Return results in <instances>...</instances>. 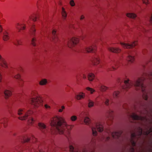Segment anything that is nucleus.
Returning <instances> with one entry per match:
<instances>
[{
    "label": "nucleus",
    "mask_w": 152,
    "mask_h": 152,
    "mask_svg": "<svg viewBox=\"0 0 152 152\" xmlns=\"http://www.w3.org/2000/svg\"><path fill=\"white\" fill-rule=\"evenodd\" d=\"M84 122L86 124L88 125L90 123V120L88 117H86L84 120Z\"/></svg>",
    "instance_id": "e433bc0d"
},
{
    "label": "nucleus",
    "mask_w": 152,
    "mask_h": 152,
    "mask_svg": "<svg viewBox=\"0 0 152 152\" xmlns=\"http://www.w3.org/2000/svg\"><path fill=\"white\" fill-rule=\"evenodd\" d=\"M0 66L5 68H8V65L5 59L0 54Z\"/></svg>",
    "instance_id": "9d476101"
},
{
    "label": "nucleus",
    "mask_w": 152,
    "mask_h": 152,
    "mask_svg": "<svg viewBox=\"0 0 152 152\" xmlns=\"http://www.w3.org/2000/svg\"><path fill=\"white\" fill-rule=\"evenodd\" d=\"M122 132L121 131L116 132H113L112 133V136L114 138H118L122 133Z\"/></svg>",
    "instance_id": "f8f14e48"
},
{
    "label": "nucleus",
    "mask_w": 152,
    "mask_h": 152,
    "mask_svg": "<svg viewBox=\"0 0 152 152\" xmlns=\"http://www.w3.org/2000/svg\"><path fill=\"white\" fill-rule=\"evenodd\" d=\"M84 18H85V16L83 15H82L80 16V20H82L83 19H84Z\"/></svg>",
    "instance_id": "4d7b16f0"
},
{
    "label": "nucleus",
    "mask_w": 152,
    "mask_h": 152,
    "mask_svg": "<svg viewBox=\"0 0 152 152\" xmlns=\"http://www.w3.org/2000/svg\"><path fill=\"white\" fill-rule=\"evenodd\" d=\"M70 119L72 121H75L77 119V117L75 115L72 116L71 117Z\"/></svg>",
    "instance_id": "a18cd8bd"
},
{
    "label": "nucleus",
    "mask_w": 152,
    "mask_h": 152,
    "mask_svg": "<svg viewBox=\"0 0 152 152\" xmlns=\"http://www.w3.org/2000/svg\"><path fill=\"white\" fill-rule=\"evenodd\" d=\"M150 132H149L148 131H146L145 132H144V134L145 135H148V134H150V132H152V128H150Z\"/></svg>",
    "instance_id": "864d4df0"
},
{
    "label": "nucleus",
    "mask_w": 152,
    "mask_h": 152,
    "mask_svg": "<svg viewBox=\"0 0 152 152\" xmlns=\"http://www.w3.org/2000/svg\"><path fill=\"white\" fill-rule=\"evenodd\" d=\"M61 15L64 19H65L67 17V15L64 8L62 7V8Z\"/></svg>",
    "instance_id": "5701e85b"
},
{
    "label": "nucleus",
    "mask_w": 152,
    "mask_h": 152,
    "mask_svg": "<svg viewBox=\"0 0 152 152\" xmlns=\"http://www.w3.org/2000/svg\"><path fill=\"white\" fill-rule=\"evenodd\" d=\"M126 16L127 17L132 19H134L137 17V15L134 13H127L126 14Z\"/></svg>",
    "instance_id": "4468645a"
},
{
    "label": "nucleus",
    "mask_w": 152,
    "mask_h": 152,
    "mask_svg": "<svg viewBox=\"0 0 152 152\" xmlns=\"http://www.w3.org/2000/svg\"><path fill=\"white\" fill-rule=\"evenodd\" d=\"M88 107L89 108H91L94 106V102L90 99L88 100Z\"/></svg>",
    "instance_id": "c756f323"
},
{
    "label": "nucleus",
    "mask_w": 152,
    "mask_h": 152,
    "mask_svg": "<svg viewBox=\"0 0 152 152\" xmlns=\"http://www.w3.org/2000/svg\"><path fill=\"white\" fill-rule=\"evenodd\" d=\"M82 77L84 79H86V75L85 74H83Z\"/></svg>",
    "instance_id": "13d9d810"
},
{
    "label": "nucleus",
    "mask_w": 152,
    "mask_h": 152,
    "mask_svg": "<svg viewBox=\"0 0 152 152\" xmlns=\"http://www.w3.org/2000/svg\"><path fill=\"white\" fill-rule=\"evenodd\" d=\"M144 80V78H138L135 80L134 83L133 82V85L136 90H139L141 89L142 92L144 93L145 88L143 84ZM142 97L145 100H147L148 98L147 94L144 93H143Z\"/></svg>",
    "instance_id": "f03ea898"
},
{
    "label": "nucleus",
    "mask_w": 152,
    "mask_h": 152,
    "mask_svg": "<svg viewBox=\"0 0 152 152\" xmlns=\"http://www.w3.org/2000/svg\"><path fill=\"white\" fill-rule=\"evenodd\" d=\"M110 139V137H107L105 140L106 141H108Z\"/></svg>",
    "instance_id": "69168bd1"
},
{
    "label": "nucleus",
    "mask_w": 152,
    "mask_h": 152,
    "mask_svg": "<svg viewBox=\"0 0 152 152\" xmlns=\"http://www.w3.org/2000/svg\"><path fill=\"white\" fill-rule=\"evenodd\" d=\"M33 113V111L32 110H28L25 113V115L27 118L28 116H31Z\"/></svg>",
    "instance_id": "393cba45"
},
{
    "label": "nucleus",
    "mask_w": 152,
    "mask_h": 152,
    "mask_svg": "<svg viewBox=\"0 0 152 152\" xmlns=\"http://www.w3.org/2000/svg\"><path fill=\"white\" fill-rule=\"evenodd\" d=\"M44 106H45V107L47 109H48V108L50 109V106H49L47 104H45Z\"/></svg>",
    "instance_id": "6e6d98bb"
},
{
    "label": "nucleus",
    "mask_w": 152,
    "mask_h": 152,
    "mask_svg": "<svg viewBox=\"0 0 152 152\" xmlns=\"http://www.w3.org/2000/svg\"><path fill=\"white\" fill-rule=\"evenodd\" d=\"M130 117L133 119L135 120H142L145 119V117L138 116L135 113H132Z\"/></svg>",
    "instance_id": "1a4fd4ad"
},
{
    "label": "nucleus",
    "mask_w": 152,
    "mask_h": 152,
    "mask_svg": "<svg viewBox=\"0 0 152 152\" xmlns=\"http://www.w3.org/2000/svg\"><path fill=\"white\" fill-rule=\"evenodd\" d=\"M124 83L125 84L123 86V88L127 90L130 88L133 85V81L129 79L125 80Z\"/></svg>",
    "instance_id": "0eeeda50"
},
{
    "label": "nucleus",
    "mask_w": 152,
    "mask_h": 152,
    "mask_svg": "<svg viewBox=\"0 0 152 152\" xmlns=\"http://www.w3.org/2000/svg\"><path fill=\"white\" fill-rule=\"evenodd\" d=\"M48 83V80L45 78L41 79L39 82V84L41 86H45Z\"/></svg>",
    "instance_id": "ddd939ff"
},
{
    "label": "nucleus",
    "mask_w": 152,
    "mask_h": 152,
    "mask_svg": "<svg viewBox=\"0 0 152 152\" xmlns=\"http://www.w3.org/2000/svg\"><path fill=\"white\" fill-rule=\"evenodd\" d=\"M145 50H143V52L144 51H145Z\"/></svg>",
    "instance_id": "774afa93"
},
{
    "label": "nucleus",
    "mask_w": 152,
    "mask_h": 152,
    "mask_svg": "<svg viewBox=\"0 0 152 152\" xmlns=\"http://www.w3.org/2000/svg\"><path fill=\"white\" fill-rule=\"evenodd\" d=\"M4 97L5 99H8L12 95V91L10 90L6 89L4 92Z\"/></svg>",
    "instance_id": "9b49d317"
},
{
    "label": "nucleus",
    "mask_w": 152,
    "mask_h": 152,
    "mask_svg": "<svg viewBox=\"0 0 152 152\" xmlns=\"http://www.w3.org/2000/svg\"><path fill=\"white\" fill-rule=\"evenodd\" d=\"M37 39L35 37L33 38L31 41V44L34 46H36V42H37Z\"/></svg>",
    "instance_id": "72a5a7b5"
},
{
    "label": "nucleus",
    "mask_w": 152,
    "mask_h": 152,
    "mask_svg": "<svg viewBox=\"0 0 152 152\" xmlns=\"http://www.w3.org/2000/svg\"><path fill=\"white\" fill-rule=\"evenodd\" d=\"M79 41V39L78 38L73 37L68 41V46L70 48H73L78 43Z\"/></svg>",
    "instance_id": "423d86ee"
},
{
    "label": "nucleus",
    "mask_w": 152,
    "mask_h": 152,
    "mask_svg": "<svg viewBox=\"0 0 152 152\" xmlns=\"http://www.w3.org/2000/svg\"><path fill=\"white\" fill-rule=\"evenodd\" d=\"M86 89L87 90L90 91L91 94H92L93 92L95 91L94 90L89 87H86Z\"/></svg>",
    "instance_id": "58836bf2"
},
{
    "label": "nucleus",
    "mask_w": 152,
    "mask_h": 152,
    "mask_svg": "<svg viewBox=\"0 0 152 152\" xmlns=\"http://www.w3.org/2000/svg\"><path fill=\"white\" fill-rule=\"evenodd\" d=\"M17 28L19 30H23L25 28L26 26L24 25L18 23L16 25Z\"/></svg>",
    "instance_id": "412c9836"
},
{
    "label": "nucleus",
    "mask_w": 152,
    "mask_h": 152,
    "mask_svg": "<svg viewBox=\"0 0 152 152\" xmlns=\"http://www.w3.org/2000/svg\"><path fill=\"white\" fill-rule=\"evenodd\" d=\"M18 85L22 87L23 86L24 81L21 78L20 79H19V80H18Z\"/></svg>",
    "instance_id": "c9c22d12"
},
{
    "label": "nucleus",
    "mask_w": 152,
    "mask_h": 152,
    "mask_svg": "<svg viewBox=\"0 0 152 152\" xmlns=\"http://www.w3.org/2000/svg\"><path fill=\"white\" fill-rule=\"evenodd\" d=\"M119 92L118 91H114L113 93V97L114 98H117L119 94Z\"/></svg>",
    "instance_id": "4c0bfd02"
},
{
    "label": "nucleus",
    "mask_w": 152,
    "mask_h": 152,
    "mask_svg": "<svg viewBox=\"0 0 152 152\" xmlns=\"http://www.w3.org/2000/svg\"><path fill=\"white\" fill-rule=\"evenodd\" d=\"M13 43L16 45H21L23 42L20 39H16L14 41Z\"/></svg>",
    "instance_id": "b1692460"
},
{
    "label": "nucleus",
    "mask_w": 152,
    "mask_h": 152,
    "mask_svg": "<svg viewBox=\"0 0 152 152\" xmlns=\"http://www.w3.org/2000/svg\"><path fill=\"white\" fill-rule=\"evenodd\" d=\"M30 33L32 35H34L35 34L36 31V29L35 28V26L34 25L32 26L30 31Z\"/></svg>",
    "instance_id": "c85d7f7f"
},
{
    "label": "nucleus",
    "mask_w": 152,
    "mask_h": 152,
    "mask_svg": "<svg viewBox=\"0 0 152 152\" xmlns=\"http://www.w3.org/2000/svg\"><path fill=\"white\" fill-rule=\"evenodd\" d=\"M50 131L52 134L58 133L63 134L66 129L71 130L74 126L67 124L65 119L59 116H56L52 118L50 120Z\"/></svg>",
    "instance_id": "f257e3e1"
},
{
    "label": "nucleus",
    "mask_w": 152,
    "mask_h": 152,
    "mask_svg": "<svg viewBox=\"0 0 152 152\" xmlns=\"http://www.w3.org/2000/svg\"><path fill=\"white\" fill-rule=\"evenodd\" d=\"M142 2L143 4H145L146 5H147L149 4L148 0H142Z\"/></svg>",
    "instance_id": "8fccbe9b"
},
{
    "label": "nucleus",
    "mask_w": 152,
    "mask_h": 152,
    "mask_svg": "<svg viewBox=\"0 0 152 152\" xmlns=\"http://www.w3.org/2000/svg\"><path fill=\"white\" fill-rule=\"evenodd\" d=\"M69 149L70 151H71V152H72V151H73L74 150V148L71 145L69 146Z\"/></svg>",
    "instance_id": "5fc2aeb1"
},
{
    "label": "nucleus",
    "mask_w": 152,
    "mask_h": 152,
    "mask_svg": "<svg viewBox=\"0 0 152 152\" xmlns=\"http://www.w3.org/2000/svg\"><path fill=\"white\" fill-rule=\"evenodd\" d=\"M108 89V88L104 86H102L101 87V90L102 91H105Z\"/></svg>",
    "instance_id": "ea45409f"
},
{
    "label": "nucleus",
    "mask_w": 152,
    "mask_h": 152,
    "mask_svg": "<svg viewBox=\"0 0 152 152\" xmlns=\"http://www.w3.org/2000/svg\"><path fill=\"white\" fill-rule=\"evenodd\" d=\"M92 134L94 136H96L97 135V132L96 130V129L94 128H92Z\"/></svg>",
    "instance_id": "a19ab883"
},
{
    "label": "nucleus",
    "mask_w": 152,
    "mask_h": 152,
    "mask_svg": "<svg viewBox=\"0 0 152 152\" xmlns=\"http://www.w3.org/2000/svg\"><path fill=\"white\" fill-rule=\"evenodd\" d=\"M38 125L39 127V129L41 130L45 129L46 127V126L42 123H39Z\"/></svg>",
    "instance_id": "2f4dec72"
},
{
    "label": "nucleus",
    "mask_w": 152,
    "mask_h": 152,
    "mask_svg": "<svg viewBox=\"0 0 152 152\" xmlns=\"http://www.w3.org/2000/svg\"><path fill=\"white\" fill-rule=\"evenodd\" d=\"M85 97V94L84 93L80 92L75 96V98L77 100H80L84 99Z\"/></svg>",
    "instance_id": "2eb2a0df"
},
{
    "label": "nucleus",
    "mask_w": 152,
    "mask_h": 152,
    "mask_svg": "<svg viewBox=\"0 0 152 152\" xmlns=\"http://www.w3.org/2000/svg\"><path fill=\"white\" fill-rule=\"evenodd\" d=\"M109 51L116 53H120L121 51V49L118 47H109L107 48Z\"/></svg>",
    "instance_id": "6e6552de"
},
{
    "label": "nucleus",
    "mask_w": 152,
    "mask_h": 152,
    "mask_svg": "<svg viewBox=\"0 0 152 152\" xmlns=\"http://www.w3.org/2000/svg\"><path fill=\"white\" fill-rule=\"evenodd\" d=\"M94 65H97L99 63V59L98 58H96L94 59Z\"/></svg>",
    "instance_id": "37998d69"
},
{
    "label": "nucleus",
    "mask_w": 152,
    "mask_h": 152,
    "mask_svg": "<svg viewBox=\"0 0 152 152\" xmlns=\"http://www.w3.org/2000/svg\"><path fill=\"white\" fill-rule=\"evenodd\" d=\"M96 128L98 132H101L103 130V126L99 123L96 124Z\"/></svg>",
    "instance_id": "6ab92c4d"
},
{
    "label": "nucleus",
    "mask_w": 152,
    "mask_h": 152,
    "mask_svg": "<svg viewBox=\"0 0 152 152\" xmlns=\"http://www.w3.org/2000/svg\"><path fill=\"white\" fill-rule=\"evenodd\" d=\"M32 139L34 142H35L37 140V139L34 137H32Z\"/></svg>",
    "instance_id": "052dcab7"
},
{
    "label": "nucleus",
    "mask_w": 152,
    "mask_h": 152,
    "mask_svg": "<svg viewBox=\"0 0 152 152\" xmlns=\"http://www.w3.org/2000/svg\"><path fill=\"white\" fill-rule=\"evenodd\" d=\"M52 41L55 43L57 42L58 41V37L57 35H54L52 37Z\"/></svg>",
    "instance_id": "473e14b6"
},
{
    "label": "nucleus",
    "mask_w": 152,
    "mask_h": 152,
    "mask_svg": "<svg viewBox=\"0 0 152 152\" xmlns=\"http://www.w3.org/2000/svg\"><path fill=\"white\" fill-rule=\"evenodd\" d=\"M23 109H19L18 111V114L19 115H21L23 113L22 112H23Z\"/></svg>",
    "instance_id": "79ce46f5"
},
{
    "label": "nucleus",
    "mask_w": 152,
    "mask_h": 152,
    "mask_svg": "<svg viewBox=\"0 0 152 152\" xmlns=\"http://www.w3.org/2000/svg\"><path fill=\"white\" fill-rule=\"evenodd\" d=\"M69 4L72 7L75 6V5L74 1L73 0H71L70 1Z\"/></svg>",
    "instance_id": "09e8293b"
},
{
    "label": "nucleus",
    "mask_w": 152,
    "mask_h": 152,
    "mask_svg": "<svg viewBox=\"0 0 152 152\" xmlns=\"http://www.w3.org/2000/svg\"><path fill=\"white\" fill-rule=\"evenodd\" d=\"M14 77L15 78L18 79V80H19V79H21L20 75L19 74H18L17 75H15V76Z\"/></svg>",
    "instance_id": "de8ad7c7"
},
{
    "label": "nucleus",
    "mask_w": 152,
    "mask_h": 152,
    "mask_svg": "<svg viewBox=\"0 0 152 152\" xmlns=\"http://www.w3.org/2000/svg\"><path fill=\"white\" fill-rule=\"evenodd\" d=\"M10 38L9 33L7 31H4L3 33V39L4 41L8 40Z\"/></svg>",
    "instance_id": "f3484780"
},
{
    "label": "nucleus",
    "mask_w": 152,
    "mask_h": 152,
    "mask_svg": "<svg viewBox=\"0 0 152 152\" xmlns=\"http://www.w3.org/2000/svg\"><path fill=\"white\" fill-rule=\"evenodd\" d=\"M138 130L137 132L132 133L131 135V142L133 146H134L135 145V141L138 137L137 136L140 135L142 134V131L141 129L139 127Z\"/></svg>",
    "instance_id": "20e7f679"
},
{
    "label": "nucleus",
    "mask_w": 152,
    "mask_h": 152,
    "mask_svg": "<svg viewBox=\"0 0 152 152\" xmlns=\"http://www.w3.org/2000/svg\"><path fill=\"white\" fill-rule=\"evenodd\" d=\"M35 121V119L32 117H29L28 118V122L29 124H32Z\"/></svg>",
    "instance_id": "f704fd0d"
},
{
    "label": "nucleus",
    "mask_w": 152,
    "mask_h": 152,
    "mask_svg": "<svg viewBox=\"0 0 152 152\" xmlns=\"http://www.w3.org/2000/svg\"><path fill=\"white\" fill-rule=\"evenodd\" d=\"M65 109V107L64 106H62L61 107V108L59 109L58 110V112H62L63 110Z\"/></svg>",
    "instance_id": "3c124183"
},
{
    "label": "nucleus",
    "mask_w": 152,
    "mask_h": 152,
    "mask_svg": "<svg viewBox=\"0 0 152 152\" xmlns=\"http://www.w3.org/2000/svg\"><path fill=\"white\" fill-rule=\"evenodd\" d=\"M30 138L27 136H25L23 138L22 142L23 143L28 142L30 140Z\"/></svg>",
    "instance_id": "a878e982"
},
{
    "label": "nucleus",
    "mask_w": 152,
    "mask_h": 152,
    "mask_svg": "<svg viewBox=\"0 0 152 152\" xmlns=\"http://www.w3.org/2000/svg\"><path fill=\"white\" fill-rule=\"evenodd\" d=\"M4 127H6L7 126V123H4Z\"/></svg>",
    "instance_id": "0e129e2a"
},
{
    "label": "nucleus",
    "mask_w": 152,
    "mask_h": 152,
    "mask_svg": "<svg viewBox=\"0 0 152 152\" xmlns=\"http://www.w3.org/2000/svg\"><path fill=\"white\" fill-rule=\"evenodd\" d=\"M109 100L108 99H106L104 102V103L105 105L108 106L109 104Z\"/></svg>",
    "instance_id": "49530a36"
},
{
    "label": "nucleus",
    "mask_w": 152,
    "mask_h": 152,
    "mask_svg": "<svg viewBox=\"0 0 152 152\" xmlns=\"http://www.w3.org/2000/svg\"><path fill=\"white\" fill-rule=\"evenodd\" d=\"M120 44L122 45L123 47L125 49H132L137 46V41H134L133 42L130 43H120Z\"/></svg>",
    "instance_id": "39448f33"
},
{
    "label": "nucleus",
    "mask_w": 152,
    "mask_h": 152,
    "mask_svg": "<svg viewBox=\"0 0 152 152\" xmlns=\"http://www.w3.org/2000/svg\"><path fill=\"white\" fill-rule=\"evenodd\" d=\"M42 101L39 97H32L31 99L30 104L35 107H38L42 105Z\"/></svg>",
    "instance_id": "7ed1b4c3"
},
{
    "label": "nucleus",
    "mask_w": 152,
    "mask_h": 152,
    "mask_svg": "<svg viewBox=\"0 0 152 152\" xmlns=\"http://www.w3.org/2000/svg\"><path fill=\"white\" fill-rule=\"evenodd\" d=\"M37 18L38 17L36 15L34 14L31 15L29 17L30 19H32V20L34 22H35L37 21Z\"/></svg>",
    "instance_id": "cd10ccee"
},
{
    "label": "nucleus",
    "mask_w": 152,
    "mask_h": 152,
    "mask_svg": "<svg viewBox=\"0 0 152 152\" xmlns=\"http://www.w3.org/2000/svg\"><path fill=\"white\" fill-rule=\"evenodd\" d=\"M31 97H39L38 96V93L37 91L36 90H34L31 91Z\"/></svg>",
    "instance_id": "bb28decb"
},
{
    "label": "nucleus",
    "mask_w": 152,
    "mask_h": 152,
    "mask_svg": "<svg viewBox=\"0 0 152 152\" xmlns=\"http://www.w3.org/2000/svg\"><path fill=\"white\" fill-rule=\"evenodd\" d=\"M126 60L129 62L131 63L133 62L135 60L134 56L130 55H128L126 58Z\"/></svg>",
    "instance_id": "4be33fe9"
},
{
    "label": "nucleus",
    "mask_w": 152,
    "mask_h": 152,
    "mask_svg": "<svg viewBox=\"0 0 152 152\" xmlns=\"http://www.w3.org/2000/svg\"><path fill=\"white\" fill-rule=\"evenodd\" d=\"M108 116L109 117L111 118V120L113 119V116L114 114L113 110H110L108 112Z\"/></svg>",
    "instance_id": "7c9ffc66"
},
{
    "label": "nucleus",
    "mask_w": 152,
    "mask_h": 152,
    "mask_svg": "<svg viewBox=\"0 0 152 152\" xmlns=\"http://www.w3.org/2000/svg\"><path fill=\"white\" fill-rule=\"evenodd\" d=\"M134 152V148H132L130 149L129 152Z\"/></svg>",
    "instance_id": "e2e57ef3"
},
{
    "label": "nucleus",
    "mask_w": 152,
    "mask_h": 152,
    "mask_svg": "<svg viewBox=\"0 0 152 152\" xmlns=\"http://www.w3.org/2000/svg\"><path fill=\"white\" fill-rule=\"evenodd\" d=\"M56 30L54 29L53 30L52 32V34L53 36L54 35H57L56 34Z\"/></svg>",
    "instance_id": "603ef678"
},
{
    "label": "nucleus",
    "mask_w": 152,
    "mask_h": 152,
    "mask_svg": "<svg viewBox=\"0 0 152 152\" xmlns=\"http://www.w3.org/2000/svg\"><path fill=\"white\" fill-rule=\"evenodd\" d=\"M3 31V28L2 26L0 24V33L1 32Z\"/></svg>",
    "instance_id": "bf43d9fd"
},
{
    "label": "nucleus",
    "mask_w": 152,
    "mask_h": 152,
    "mask_svg": "<svg viewBox=\"0 0 152 152\" xmlns=\"http://www.w3.org/2000/svg\"><path fill=\"white\" fill-rule=\"evenodd\" d=\"M150 23L152 24V15H151V17L150 20Z\"/></svg>",
    "instance_id": "680f3d73"
},
{
    "label": "nucleus",
    "mask_w": 152,
    "mask_h": 152,
    "mask_svg": "<svg viewBox=\"0 0 152 152\" xmlns=\"http://www.w3.org/2000/svg\"><path fill=\"white\" fill-rule=\"evenodd\" d=\"M87 78L90 81H93L94 79L95 75L93 73H89L88 75Z\"/></svg>",
    "instance_id": "aec40b11"
},
{
    "label": "nucleus",
    "mask_w": 152,
    "mask_h": 152,
    "mask_svg": "<svg viewBox=\"0 0 152 152\" xmlns=\"http://www.w3.org/2000/svg\"><path fill=\"white\" fill-rule=\"evenodd\" d=\"M96 48L95 46L92 45L87 47L86 48L85 50L87 52L89 53L91 52L94 50H95Z\"/></svg>",
    "instance_id": "dca6fc26"
},
{
    "label": "nucleus",
    "mask_w": 152,
    "mask_h": 152,
    "mask_svg": "<svg viewBox=\"0 0 152 152\" xmlns=\"http://www.w3.org/2000/svg\"><path fill=\"white\" fill-rule=\"evenodd\" d=\"M59 4H60V5H61V2L60 1L59 3Z\"/></svg>",
    "instance_id": "338daca9"
},
{
    "label": "nucleus",
    "mask_w": 152,
    "mask_h": 152,
    "mask_svg": "<svg viewBox=\"0 0 152 152\" xmlns=\"http://www.w3.org/2000/svg\"><path fill=\"white\" fill-rule=\"evenodd\" d=\"M119 66L118 65V62H116L114 63V66H112L111 68H109L107 69V71H112L114 70H116L119 67Z\"/></svg>",
    "instance_id": "a211bd4d"
},
{
    "label": "nucleus",
    "mask_w": 152,
    "mask_h": 152,
    "mask_svg": "<svg viewBox=\"0 0 152 152\" xmlns=\"http://www.w3.org/2000/svg\"><path fill=\"white\" fill-rule=\"evenodd\" d=\"M18 118L22 121L25 120L27 119L25 115L23 116L18 117Z\"/></svg>",
    "instance_id": "c03bdc74"
}]
</instances>
